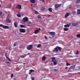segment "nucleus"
<instances>
[{"label": "nucleus", "mask_w": 80, "mask_h": 80, "mask_svg": "<svg viewBox=\"0 0 80 80\" xmlns=\"http://www.w3.org/2000/svg\"><path fill=\"white\" fill-rule=\"evenodd\" d=\"M0 27H2V28H5V29H7V28L8 29H9V27H8V26L3 25L2 24H0Z\"/></svg>", "instance_id": "nucleus-1"}, {"label": "nucleus", "mask_w": 80, "mask_h": 80, "mask_svg": "<svg viewBox=\"0 0 80 80\" xmlns=\"http://www.w3.org/2000/svg\"><path fill=\"white\" fill-rule=\"evenodd\" d=\"M27 49L28 50H30L32 49V45H29L27 47Z\"/></svg>", "instance_id": "nucleus-2"}, {"label": "nucleus", "mask_w": 80, "mask_h": 80, "mask_svg": "<svg viewBox=\"0 0 80 80\" xmlns=\"http://www.w3.org/2000/svg\"><path fill=\"white\" fill-rule=\"evenodd\" d=\"M19 30L20 32H21L22 33H25L26 32L25 29L23 28H20Z\"/></svg>", "instance_id": "nucleus-3"}, {"label": "nucleus", "mask_w": 80, "mask_h": 80, "mask_svg": "<svg viewBox=\"0 0 80 80\" xmlns=\"http://www.w3.org/2000/svg\"><path fill=\"white\" fill-rule=\"evenodd\" d=\"M28 18L27 17H25L23 18V22H26L28 21Z\"/></svg>", "instance_id": "nucleus-4"}, {"label": "nucleus", "mask_w": 80, "mask_h": 80, "mask_svg": "<svg viewBox=\"0 0 80 80\" xmlns=\"http://www.w3.org/2000/svg\"><path fill=\"white\" fill-rule=\"evenodd\" d=\"M6 23H11V20L10 19V18L8 17L6 19Z\"/></svg>", "instance_id": "nucleus-5"}, {"label": "nucleus", "mask_w": 80, "mask_h": 80, "mask_svg": "<svg viewBox=\"0 0 80 80\" xmlns=\"http://www.w3.org/2000/svg\"><path fill=\"white\" fill-rule=\"evenodd\" d=\"M62 5V4H56L55 5V8H58V7H60Z\"/></svg>", "instance_id": "nucleus-6"}, {"label": "nucleus", "mask_w": 80, "mask_h": 80, "mask_svg": "<svg viewBox=\"0 0 80 80\" xmlns=\"http://www.w3.org/2000/svg\"><path fill=\"white\" fill-rule=\"evenodd\" d=\"M16 8H18V9H21L22 7L20 5L18 4L17 6L16 7Z\"/></svg>", "instance_id": "nucleus-7"}, {"label": "nucleus", "mask_w": 80, "mask_h": 80, "mask_svg": "<svg viewBox=\"0 0 80 80\" xmlns=\"http://www.w3.org/2000/svg\"><path fill=\"white\" fill-rule=\"evenodd\" d=\"M14 25L15 28H17V26H18V23L17 22H15L14 23Z\"/></svg>", "instance_id": "nucleus-8"}, {"label": "nucleus", "mask_w": 80, "mask_h": 80, "mask_svg": "<svg viewBox=\"0 0 80 80\" xmlns=\"http://www.w3.org/2000/svg\"><path fill=\"white\" fill-rule=\"evenodd\" d=\"M49 33L52 35H55V32H49Z\"/></svg>", "instance_id": "nucleus-9"}, {"label": "nucleus", "mask_w": 80, "mask_h": 80, "mask_svg": "<svg viewBox=\"0 0 80 80\" xmlns=\"http://www.w3.org/2000/svg\"><path fill=\"white\" fill-rule=\"evenodd\" d=\"M70 23H69V24H66L64 25V27H70Z\"/></svg>", "instance_id": "nucleus-10"}, {"label": "nucleus", "mask_w": 80, "mask_h": 80, "mask_svg": "<svg viewBox=\"0 0 80 80\" xmlns=\"http://www.w3.org/2000/svg\"><path fill=\"white\" fill-rule=\"evenodd\" d=\"M5 56L9 61H10V62H11L12 61V60H11L7 56V55L6 54H5Z\"/></svg>", "instance_id": "nucleus-11"}, {"label": "nucleus", "mask_w": 80, "mask_h": 80, "mask_svg": "<svg viewBox=\"0 0 80 80\" xmlns=\"http://www.w3.org/2000/svg\"><path fill=\"white\" fill-rule=\"evenodd\" d=\"M45 10V7H44L43 6H42L41 8L42 11H44Z\"/></svg>", "instance_id": "nucleus-12"}, {"label": "nucleus", "mask_w": 80, "mask_h": 80, "mask_svg": "<svg viewBox=\"0 0 80 80\" xmlns=\"http://www.w3.org/2000/svg\"><path fill=\"white\" fill-rule=\"evenodd\" d=\"M69 15H70V14L69 13H67L65 16V18H67L69 16Z\"/></svg>", "instance_id": "nucleus-13"}, {"label": "nucleus", "mask_w": 80, "mask_h": 80, "mask_svg": "<svg viewBox=\"0 0 80 80\" xmlns=\"http://www.w3.org/2000/svg\"><path fill=\"white\" fill-rule=\"evenodd\" d=\"M42 58V61H45V59L47 58L45 57V56H43Z\"/></svg>", "instance_id": "nucleus-14"}, {"label": "nucleus", "mask_w": 80, "mask_h": 80, "mask_svg": "<svg viewBox=\"0 0 80 80\" xmlns=\"http://www.w3.org/2000/svg\"><path fill=\"white\" fill-rule=\"evenodd\" d=\"M30 2L32 3H35V0H30Z\"/></svg>", "instance_id": "nucleus-15"}, {"label": "nucleus", "mask_w": 80, "mask_h": 80, "mask_svg": "<svg viewBox=\"0 0 80 80\" xmlns=\"http://www.w3.org/2000/svg\"><path fill=\"white\" fill-rule=\"evenodd\" d=\"M77 25H78V23H75L74 22H73L72 23V26H75Z\"/></svg>", "instance_id": "nucleus-16"}, {"label": "nucleus", "mask_w": 80, "mask_h": 80, "mask_svg": "<svg viewBox=\"0 0 80 80\" xmlns=\"http://www.w3.org/2000/svg\"><path fill=\"white\" fill-rule=\"evenodd\" d=\"M38 32H39V30L38 29H37L34 32V33H35V34H37V33H38Z\"/></svg>", "instance_id": "nucleus-17"}, {"label": "nucleus", "mask_w": 80, "mask_h": 80, "mask_svg": "<svg viewBox=\"0 0 80 80\" xmlns=\"http://www.w3.org/2000/svg\"><path fill=\"white\" fill-rule=\"evenodd\" d=\"M5 63H7V65H8V66H10V62H6Z\"/></svg>", "instance_id": "nucleus-18"}, {"label": "nucleus", "mask_w": 80, "mask_h": 80, "mask_svg": "<svg viewBox=\"0 0 80 80\" xmlns=\"http://www.w3.org/2000/svg\"><path fill=\"white\" fill-rule=\"evenodd\" d=\"M75 3L76 4H78L80 3V0H77L76 1Z\"/></svg>", "instance_id": "nucleus-19"}, {"label": "nucleus", "mask_w": 80, "mask_h": 80, "mask_svg": "<svg viewBox=\"0 0 80 80\" xmlns=\"http://www.w3.org/2000/svg\"><path fill=\"white\" fill-rule=\"evenodd\" d=\"M77 13L78 15L80 14V9H78L77 10Z\"/></svg>", "instance_id": "nucleus-20"}, {"label": "nucleus", "mask_w": 80, "mask_h": 80, "mask_svg": "<svg viewBox=\"0 0 80 80\" xmlns=\"http://www.w3.org/2000/svg\"><path fill=\"white\" fill-rule=\"evenodd\" d=\"M0 16L1 17L3 16V13L2 12H0Z\"/></svg>", "instance_id": "nucleus-21"}, {"label": "nucleus", "mask_w": 80, "mask_h": 80, "mask_svg": "<svg viewBox=\"0 0 80 80\" xmlns=\"http://www.w3.org/2000/svg\"><path fill=\"white\" fill-rule=\"evenodd\" d=\"M48 10L50 12H52V8H49L48 9Z\"/></svg>", "instance_id": "nucleus-22"}, {"label": "nucleus", "mask_w": 80, "mask_h": 80, "mask_svg": "<svg viewBox=\"0 0 80 80\" xmlns=\"http://www.w3.org/2000/svg\"><path fill=\"white\" fill-rule=\"evenodd\" d=\"M34 71H35L34 70H30L29 72V74L31 73L32 72H34Z\"/></svg>", "instance_id": "nucleus-23"}, {"label": "nucleus", "mask_w": 80, "mask_h": 80, "mask_svg": "<svg viewBox=\"0 0 80 80\" xmlns=\"http://www.w3.org/2000/svg\"><path fill=\"white\" fill-rule=\"evenodd\" d=\"M70 68L72 69H74L75 68V66H71Z\"/></svg>", "instance_id": "nucleus-24"}, {"label": "nucleus", "mask_w": 80, "mask_h": 80, "mask_svg": "<svg viewBox=\"0 0 80 80\" xmlns=\"http://www.w3.org/2000/svg\"><path fill=\"white\" fill-rule=\"evenodd\" d=\"M53 63L54 64V65H57V61L55 60L54 61V62H53Z\"/></svg>", "instance_id": "nucleus-25"}, {"label": "nucleus", "mask_w": 80, "mask_h": 80, "mask_svg": "<svg viewBox=\"0 0 80 80\" xmlns=\"http://www.w3.org/2000/svg\"><path fill=\"white\" fill-rule=\"evenodd\" d=\"M20 26L21 28H24V27H25V26L24 25H20Z\"/></svg>", "instance_id": "nucleus-26"}, {"label": "nucleus", "mask_w": 80, "mask_h": 80, "mask_svg": "<svg viewBox=\"0 0 80 80\" xmlns=\"http://www.w3.org/2000/svg\"><path fill=\"white\" fill-rule=\"evenodd\" d=\"M76 37H77V38H80V34H77L76 35Z\"/></svg>", "instance_id": "nucleus-27"}, {"label": "nucleus", "mask_w": 80, "mask_h": 80, "mask_svg": "<svg viewBox=\"0 0 80 80\" xmlns=\"http://www.w3.org/2000/svg\"><path fill=\"white\" fill-rule=\"evenodd\" d=\"M57 48H58V50H59V51H61V49H62V48L61 47H57Z\"/></svg>", "instance_id": "nucleus-28"}, {"label": "nucleus", "mask_w": 80, "mask_h": 80, "mask_svg": "<svg viewBox=\"0 0 80 80\" xmlns=\"http://www.w3.org/2000/svg\"><path fill=\"white\" fill-rule=\"evenodd\" d=\"M37 17L38 18H42V16H40V15H38L37 16Z\"/></svg>", "instance_id": "nucleus-29"}, {"label": "nucleus", "mask_w": 80, "mask_h": 80, "mask_svg": "<svg viewBox=\"0 0 80 80\" xmlns=\"http://www.w3.org/2000/svg\"><path fill=\"white\" fill-rule=\"evenodd\" d=\"M13 77H14V75H13V73H11V78H12Z\"/></svg>", "instance_id": "nucleus-30"}, {"label": "nucleus", "mask_w": 80, "mask_h": 80, "mask_svg": "<svg viewBox=\"0 0 80 80\" xmlns=\"http://www.w3.org/2000/svg\"><path fill=\"white\" fill-rule=\"evenodd\" d=\"M64 31H68V28H64Z\"/></svg>", "instance_id": "nucleus-31"}, {"label": "nucleus", "mask_w": 80, "mask_h": 80, "mask_svg": "<svg viewBox=\"0 0 80 80\" xmlns=\"http://www.w3.org/2000/svg\"><path fill=\"white\" fill-rule=\"evenodd\" d=\"M55 58H52V61H55Z\"/></svg>", "instance_id": "nucleus-32"}, {"label": "nucleus", "mask_w": 80, "mask_h": 80, "mask_svg": "<svg viewBox=\"0 0 80 80\" xmlns=\"http://www.w3.org/2000/svg\"><path fill=\"white\" fill-rule=\"evenodd\" d=\"M17 16L18 17H21V15L20 14H17Z\"/></svg>", "instance_id": "nucleus-33"}, {"label": "nucleus", "mask_w": 80, "mask_h": 80, "mask_svg": "<svg viewBox=\"0 0 80 80\" xmlns=\"http://www.w3.org/2000/svg\"><path fill=\"white\" fill-rule=\"evenodd\" d=\"M40 47H41V44H39L37 46L38 48H40Z\"/></svg>", "instance_id": "nucleus-34"}, {"label": "nucleus", "mask_w": 80, "mask_h": 80, "mask_svg": "<svg viewBox=\"0 0 80 80\" xmlns=\"http://www.w3.org/2000/svg\"><path fill=\"white\" fill-rule=\"evenodd\" d=\"M66 62H67L66 63V65H67V66H68V65H70V64L68 63L67 62V61H66Z\"/></svg>", "instance_id": "nucleus-35"}, {"label": "nucleus", "mask_w": 80, "mask_h": 80, "mask_svg": "<svg viewBox=\"0 0 80 80\" xmlns=\"http://www.w3.org/2000/svg\"><path fill=\"white\" fill-rule=\"evenodd\" d=\"M17 42H15L13 44V46H14V47H15V46H16V45H17Z\"/></svg>", "instance_id": "nucleus-36"}, {"label": "nucleus", "mask_w": 80, "mask_h": 80, "mask_svg": "<svg viewBox=\"0 0 80 80\" xmlns=\"http://www.w3.org/2000/svg\"><path fill=\"white\" fill-rule=\"evenodd\" d=\"M55 50L56 51V52H58V49L57 48H55Z\"/></svg>", "instance_id": "nucleus-37"}, {"label": "nucleus", "mask_w": 80, "mask_h": 80, "mask_svg": "<svg viewBox=\"0 0 80 80\" xmlns=\"http://www.w3.org/2000/svg\"><path fill=\"white\" fill-rule=\"evenodd\" d=\"M38 13V12H37L36 11H35V14H37V13Z\"/></svg>", "instance_id": "nucleus-38"}, {"label": "nucleus", "mask_w": 80, "mask_h": 80, "mask_svg": "<svg viewBox=\"0 0 80 80\" xmlns=\"http://www.w3.org/2000/svg\"><path fill=\"white\" fill-rule=\"evenodd\" d=\"M78 52H79L78 51H77V52L76 53V55H78Z\"/></svg>", "instance_id": "nucleus-39"}, {"label": "nucleus", "mask_w": 80, "mask_h": 80, "mask_svg": "<svg viewBox=\"0 0 80 80\" xmlns=\"http://www.w3.org/2000/svg\"><path fill=\"white\" fill-rule=\"evenodd\" d=\"M44 37H45V39L46 40H47V36H45Z\"/></svg>", "instance_id": "nucleus-40"}, {"label": "nucleus", "mask_w": 80, "mask_h": 80, "mask_svg": "<svg viewBox=\"0 0 80 80\" xmlns=\"http://www.w3.org/2000/svg\"><path fill=\"white\" fill-rule=\"evenodd\" d=\"M32 80H35V78H32Z\"/></svg>", "instance_id": "nucleus-41"}, {"label": "nucleus", "mask_w": 80, "mask_h": 80, "mask_svg": "<svg viewBox=\"0 0 80 80\" xmlns=\"http://www.w3.org/2000/svg\"><path fill=\"white\" fill-rule=\"evenodd\" d=\"M29 54H30V53H28L27 54H25L24 55V56H27V55H29Z\"/></svg>", "instance_id": "nucleus-42"}, {"label": "nucleus", "mask_w": 80, "mask_h": 80, "mask_svg": "<svg viewBox=\"0 0 80 80\" xmlns=\"http://www.w3.org/2000/svg\"><path fill=\"white\" fill-rule=\"evenodd\" d=\"M47 16H48V17H50V16H51V15H48Z\"/></svg>", "instance_id": "nucleus-43"}, {"label": "nucleus", "mask_w": 80, "mask_h": 80, "mask_svg": "<svg viewBox=\"0 0 80 80\" xmlns=\"http://www.w3.org/2000/svg\"><path fill=\"white\" fill-rule=\"evenodd\" d=\"M42 2H43V3H44V2H45V0H42Z\"/></svg>", "instance_id": "nucleus-44"}, {"label": "nucleus", "mask_w": 80, "mask_h": 80, "mask_svg": "<svg viewBox=\"0 0 80 80\" xmlns=\"http://www.w3.org/2000/svg\"><path fill=\"white\" fill-rule=\"evenodd\" d=\"M11 6H12V5L11 4H10V5H9V7H11Z\"/></svg>", "instance_id": "nucleus-45"}, {"label": "nucleus", "mask_w": 80, "mask_h": 80, "mask_svg": "<svg viewBox=\"0 0 80 80\" xmlns=\"http://www.w3.org/2000/svg\"><path fill=\"white\" fill-rule=\"evenodd\" d=\"M54 71H57V70H56V69H54Z\"/></svg>", "instance_id": "nucleus-46"}, {"label": "nucleus", "mask_w": 80, "mask_h": 80, "mask_svg": "<svg viewBox=\"0 0 80 80\" xmlns=\"http://www.w3.org/2000/svg\"><path fill=\"white\" fill-rule=\"evenodd\" d=\"M67 68H68V67H66L65 68V69H67Z\"/></svg>", "instance_id": "nucleus-47"}, {"label": "nucleus", "mask_w": 80, "mask_h": 80, "mask_svg": "<svg viewBox=\"0 0 80 80\" xmlns=\"http://www.w3.org/2000/svg\"><path fill=\"white\" fill-rule=\"evenodd\" d=\"M38 29H39V30H41V29H40V28H38Z\"/></svg>", "instance_id": "nucleus-48"}, {"label": "nucleus", "mask_w": 80, "mask_h": 80, "mask_svg": "<svg viewBox=\"0 0 80 80\" xmlns=\"http://www.w3.org/2000/svg\"><path fill=\"white\" fill-rule=\"evenodd\" d=\"M32 5H33V4H31V6H32Z\"/></svg>", "instance_id": "nucleus-49"}, {"label": "nucleus", "mask_w": 80, "mask_h": 80, "mask_svg": "<svg viewBox=\"0 0 80 80\" xmlns=\"http://www.w3.org/2000/svg\"><path fill=\"white\" fill-rule=\"evenodd\" d=\"M74 13H76V12H74Z\"/></svg>", "instance_id": "nucleus-50"}, {"label": "nucleus", "mask_w": 80, "mask_h": 80, "mask_svg": "<svg viewBox=\"0 0 80 80\" xmlns=\"http://www.w3.org/2000/svg\"><path fill=\"white\" fill-rule=\"evenodd\" d=\"M0 7H1V5L0 4Z\"/></svg>", "instance_id": "nucleus-51"}, {"label": "nucleus", "mask_w": 80, "mask_h": 80, "mask_svg": "<svg viewBox=\"0 0 80 80\" xmlns=\"http://www.w3.org/2000/svg\"><path fill=\"white\" fill-rule=\"evenodd\" d=\"M23 64H25V63H23Z\"/></svg>", "instance_id": "nucleus-52"}, {"label": "nucleus", "mask_w": 80, "mask_h": 80, "mask_svg": "<svg viewBox=\"0 0 80 80\" xmlns=\"http://www.w3.org/2000/svg\"><path fill=\"white\" fill-rule=\"evenodd\" d=\"M0 45H1V46H2V45L1 44H0Z\"/></svg>", "instance_id": "nucleus-53"}, {"label": "nucleus", "mask_w": 80, "mask_h": 80, "mask_svg": "<svg viewBox=\"0 0 80 80\" xmlns=\"http://www.w3.org/2000/svg\"><path fill=\"white\" fill-rule=\"evenodd\" d=\"M40 0V1H42V0Z\"/></svg>", "instance_id": "nucleus-54"}, {"label": "nucleus", "mask_w": 80, "mask_h": 80, "mask_svg": "<svg viewBox=\"0 0 80 80\" xmlns=\"http://www.w3.org/2000/svg\"><path fill=\"white\" fill-rule=\"evenodd\" d=\"M9 50H10V48H9Z\"/></svg>", "instance_id": "nucleus-55"}, {"label": "nucleus", "mask_w": 80, "mask_h": 80, "mask_svg": "<svg viewBox=\"0 0 80 80\" xmlns=\"http://www.w3.org/2000/svg\"><path fill=\"white\" fill-rule=\"evenodd\" d=\"M42 75H43V74H42Z\"/></svg>", "instance_id": "nucleus-56"}, {"label": "nucleus", "mask_w": 80, "mask_h": 80, "mask_svg": "<svg viewBox=\"0 0 80 80\" xmlns=\"http://www.w3.org/2000/svg\"><path fill=\"white\" fill-rule=\"evenodd\" d=\"M69 68H70V67H69Z\"/></svg>", "instance_id": "nucleus-57"}]
</instances>
